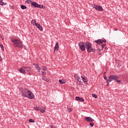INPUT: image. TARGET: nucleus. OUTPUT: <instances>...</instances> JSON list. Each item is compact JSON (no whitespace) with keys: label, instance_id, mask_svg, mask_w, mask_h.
I'll return each mask as SVG.
<instances>
[{"label":"nucleus","instance_id":"nucleus-42","mask_svg":"<svg viewBox=\"0 0 128 128\" xmlns=\"http://www.w3.org/2000/svg\"><path fill=\"white\" fill-rule=\"evenodd\" d=\"M28 74H29V76H32V73H30V72H28Z\"/></svg>","mask_w":128,"mask_h":128},{"label":"nucleus","instance_id":"nucleus-38","mask_svg":"<svg viewBox=\"0 0 128 128\" xmlns=\"http://www.w3.org/2000/svg\"><path fill=\"white\" fill-rule=\"evenodd\" d=\"M117 82H119V84H120L122 82L120 81V80H116Z\"/></svg>","mask_w":128,"mask_h":128},{"label":"nucleus","instance_id":"nucleus-23","mask_svg":"<svg viewBox=\"0 0 128 128\" xmlns=\"http://www.w3.org/2000/svg\"><path fill=\"white\" fill-rule=\"evenodd\" d=\"M20 8H21L22 10H26V6L24 5H21Z\"/></svg>","mask_w":128,"mask_h":128},{"label":"nucleus","instance_id":"nucleus-11","mask_svg":"<svg viewBox=\"0 0 128 128\" xmlns=\"http://www.w3.org/2000/svg\"><path fill=\"white\" fill-rule=\"evenodd\" d=\"M26 67L24 66L22 68H21L20 69V72H21L22 74H26Z\"/></svg>","mask_w":128,"mask_h":128},{"label":"nucleus","instance_id":"nucleus-47","mask_svg":"<svg viewBox=\"0 0 128 128\" xmlns=\"http://www.w3.org/2000/svg\"><path fill=\"white\" fill-rule=\"evenodd\" d=\"M118 66H119V67L120 66V64H118Z\"/></svg>","mask_w":128,"mask_h":128},{"label":"nucleus","instance_id":"nucleus-26","mask_svg":"<svg viewBox=\"0 0 128 128\" xmlns=\"http://www.w3.org/2000/svg\"><path fill=\"white\" fill-rule=\"evenodd\" d=\"M29 122H30L34 123V120H32V118H30V119L29 120Z\"/></svg>","mask_w":128,"mask_h":128},{"label":"nucleus","instance_id":"nucleus-7","mask_svg":"<svg viewBox=\"0 0 128 128\" xmlns=\"http://www.w3.org/2000/svg\"><path fill=\"white\" fill-rule=\"evenodd\" d=\"M95 42H96L98 44H102V42H104V43L106 42V40L99 39L98 40H96Z\"/></svg>","mask_w":128,"mask_h":128},{"label":"nucleus","instance_id":"nucleus-37","mask_svg":"<svg viewBox=\"0 0 128 128\" xmlns=\"http://www.w3.org/2000/svg\"><path fill=\"white\" fill-rule=\"evenodd\" d=\"M106 82L107 84H110V82L109 80H106Z\"/></svg>","mask_w":128,"mask_h":128},{"label":"nucleus","instance_id":"nucleus-6","mask_svg":"<svg viewBox=\"0 0 128 128\" xmlns=\"http://www.w3.org/2000/svg\"><path fill=\"white\" fill-rule=\"evenodd\" d=\"M92 8H95V10H98V11H100V12H102V10H103L102 8L100 6L94 5L92 6Z\"/></svg>","mask_w":128,"mask_h":128},{"label":"nucleus","instance_id":"nucleus-30","mask_svg":"<svg viewBox=\"0 0 128 128\" xmlns=\"http://www.w3.org/2000/svg\"><path fill=\"white\" fill-rule=\"evenodd\" d=\"M26 2H27L28 4H32V0H28L26 1Z\"/></svg>","mask_w":128,"mask_h":128},{"label":"nucleus","instance_id":"nucleus-34","mask_svg":"<svg viewBox=\"0 0 128 128\" xmlns=\"http://www.w3.org/2000/svg\"><path fill=\"white\" fill-rule=\"evenodd\" d=\"M72 108H68V112H72Z\"/></svg>","mask_w":128,"mask_h":128},{"label":"nucleus","instance_id":"nucleus-43","mask_svg":"<svg viewBox=\"0 0 128 128\" xmlns=\"http://www.w3.org/2000/svg\"><path fill=\"white\" fill-rule=\"evenodd\" d=\"M10 8H11V9L14 8V6H10Z\"/></svg>","mask_w":128,"mask_h":128},{"label":"nucleus","instance_id":"nucleus-22","mask_svg":"<svg viewBox=\"0 0 128 128\" xmlns=\"http://www.w3.org/2000/svg\"><path fill=\"white\" fill-rule=\"evenodd\" d=\"M42 78L43 80H45V82H49V80H50V79L46 78L44 76L42 77Z\"/></svg>","mask_w":128,"mask_h":128},{"label":"nucleus","instance_id":"nucleus-10","mask_svg":"<svg viewBox=\"0 0 128 128\" xmlns=\"http://www.w3.org/2000/svg\"><path fill=\"white\" fill-rule=\"evenodd\" d=\"M35 26H36V28H38V30H43L42 26H40V24L35 22Z\"/></svg>","mask_w":128,"mask_h":128},{"label":"nucleus","instance_id":"nucleus-25","mask_svg":"<svg viewBox=\"0 0 128 128\" xmlns=\"http://www.w3.org/2000/svg\"><path fill=\"white\" fill-rule=\"evenodd\" d=\"M39 8H44V6L41 4H38V7Z\"/></svg>","mask_w":128,"mask_h":128},{"label":"nucleus","instance_id":"nucleus-21","mask_svg":"<svg viewBox=\"0 0 128 128\" xmlns=\"http://www.w3.org/2000/svg\"><path fill=\"white\" fill-rule=\"evenodd\" d=\"M0 6H6V3L3 2L2 0H0Z\"/></svg>","mask_w":128,"mask_h":128},{"label":"nucleus","instance_id":"nucleus-16","mask_svg":"<svg viewBox=\"0 0 128 128\" xmlns=\"http://www.w3.org/2000/svg\"><path fill=\"white\" fill-rule=\"evenodd\" d=\"M58 42H56L54 48V52H58Z\"/></svg>","mask_w":128,"mask_h":128},{"label":"nucleus","instance_id":"nucleus-17","mask_svg":"<svg viewBox=\"0 0 128 128\" xmlns=\"http://www.w3.org/2000/svg\"><path fill=\"white\" fill-rule=\"evenodd\" d=\"M76 100H80V102H84V98L78 96L76 97Z\"/></svg>","mask_w":128,"mask_h":128},{"label":"nucleus","instance_id":"nucleus-14","mask_svg":"<svg viewBox=\"0 0 128 128\" xmlns=\"http://www.w3.org/2000/svg\"><path fill=\"white\" fill-rule=\"evenodd\" d=\"M74 78H76V80H78V82H80V78L78 76V74H74Z\"/></svg>","mask_w":128,"mask_h":128},{"label":"nucleus","instance_id":"nucleus-20","mask_svg":"<svg viewBox=\"0 0 128 128\" xmlns=\"http://www.w3.org/2000/svg\"><path fill=\"white\" fill-rule=\"evenodd\" d=\"M58 82L61 84H66V81H64V80H59Z\"/></svg>","mask_w":128,"mask_h":128},{"label":"nucleus","instance_id":"nucleus-4","mask_svg":"<svg viewBox=\"0 0 128 128\" xmlns=\"http://www.w3.org/2000/svg\"><path fill=\"white\" fill-rule=\"evenodd\" d=\"M86 42L84 43L83 42H80L78 44L79 48L81 50L82 52L86 50Z\"/></svg>","mask_w":128,"mask_h":128},{"label":"nucleus","instance_id":"nucleus-48","mask_svg":"<svg viewBox=\"0 0 128 128\" xmlns=\"http://www.w3.org/2000/svg\"><path fill=\"white\" fill-rule=\"evenodd\" d=\"M95 50H94V52H95Z\"/></svg>","mask_w":128,"mask_h":128},{"label":"nucleus","instance_id":"nucleus-46","mask_svg":"<svg viewBox=\"0 0 128 128\" xmlns=\"http://www.w3.org/2000/svg\"><path fill=\"white\" fill-rule=\"evenodd\" d=\"M114 30L116 31V30H118V29L114 28Z\"/></svg>","mask_w":128,"mask_h":128},{"label":"nucleus","instance_id":"nucleus-15","mask_svg":"<svg viewBox=\"0 0 128 128\" xmlns=\"http://www.w3.org/2000/svg\"><path fill=\"white\" fill-rule=\"evenodd\" d=\"M46 108L44 107H41L40 108H39V111L42 114L46 112Z\"/></svg>","mask_w":128,"mask_h":128},{"label":"nucleus","instance_id":"nucleus-31","mask_svg":"<svg viewBox=\"0 0 128 128\" xmlns=\"http://www.w3.org/2000/svg\"><path fill=\"white\" fill-rule=\"evenodd\" d=\"M102 48H104V46H106V44H102Z\"/></svg>","mask_w":128,"mask_h":128},{"label":"nucleus","instance_id":"nucleus-44","mask_svg":"<svg viewBox=\"0 0 128 128\" xmlns=\"http://www.w3.org/2000/svg\"><path fill=\"white\" fill-rule=\"evenodd\" d=\"M110 86V83H107V86Z\"/></svg>","mask_w":128,"mask_h":128},{"label":"nucleus","instance_id":"nucleus-1","mask_svg":"<svg viewBox=\"0 0 128 128\" xmlns=\"http://www.w3.org/2000/svg\"><path fill=\"white\" fill-rule=\"evenodd\" d=\"M12 42L14 44L13 46L14 48H22L24 46L22 42L20 39H12Z\"/></svg>","mask_w":128,"mask_h":128},{"label":"nucleus","instance_id":"nucleus-28","mask_svg":"<svg viewBox=\"0 0 128 128\" xmlns=\"http://www.w3.org/2000/svg\"><path fill=\"white\" fill-rule=\"evenodd\" d=\"M34 109L35 110H40V108H38V106H34Z\"/></svg>","mask_w":128,"mask_h":128},{"label":"nucleus","instance_id":"nucleus-32","mask_svg":"<svg viewBox=\"0 0 128 128\" xmlns=\"http://www.w3.org/2000/svg\"><path fill=\"white\" fill-rule=\"evenodd\" d=\"M78 84L79 86H82V84H84V82H82V80H80V82H79Z\"/></svg>","mask_w":128,"mask_h":128},{"label":"nucleus","instance_id":"nucleus-18","mask_svg":"<svg viewBox=\"0 0 128 128\" xmlns=\"http://www.w3.org/2000/svg\"><path fill=\"white\" fill-rule=\"evenodd\" d=\"M32 4L33 6H34V8H38V4L36 2H32Z\"/></svg>","mask_w":128,"mask_h":128},{"label":"nucleus","instance_id":"nucleus-8","mask_svg":"<svg viewBox=\"0 0 128 128\" xmlns=\"http://www.w3.org/2000/svg\"><path fill=\"white\" fill-rule=\"evenodd\" d=\"M108 78L112 80H118V76L110 75L108 77Z\"/></svg>","mask_w":128,"mask_h":128},{"label":"nucleus","instance_id":"nucleus-45","mask_svg":"<svg viewBox=\"0 0 128 128\" xmlns=\"http://www.w3.org/2000/svg\"><path fill=\"white\" fill-rule=\"evenodd\" d=\"M112 79H110V80H109V82H112Z\"/></svg>","mask_w":128,"mask_h":128},{"label":"nucleus","instance_id":"nucleus-9","mask_svg":"<svg viewBox=\"0 0 128 128\" xmlns=\"http://www.w3.org/2000/svg\"><path fill=\"white\" fill-rule=\"evenodd\" d=\"M84 119L86 122H94V120L92 119L90 117H85Z\"/></svg>","mask_w":128,"mask_h":128},{"label":"nucleus","instance_id":"nucleus-19","mask_svg":"<svg viewBox=\"0 0 128 128\" xmlns=\"http://www.w3.org/2000/svg\"><path fill=\"white\" fill-rule=\"evenodd\" d=\"M26 68L28 72H32V69L30 67H26Z\"/></svg>","mask_w":128,"mask_h":128},{"label":"nucleus","instance_id":"nucleus-33","mask_svg":"<svg viewBox=\"0 0 128 128\" xmlns=\"http://www.w3.org/2000/svg\"><path fill=\"white\" fill-rule=\"evenodd\" d=\"M90 126L92 127V126H94V122H90Z\"/></svg>","mask_w":128,"mask_h":128},{"label":"nucleus","instance_id":"nucleus-24","mask_svg":"<svg viewBox=\"0 0 128 128\" xmlns=\"http://www.w3.org/2000/svg\"><path fill=\"white\" fill-rule=\"evenodd\" d=\"M42 70L46 71V70L47 68L46 66H43L42 67Z\"/></svg>","mask_w":128,"mask_h":128},{"label":"nucleus","instance_id":"nucleus-35","mask_svg":"<svg viewBox=\"0 0 128 128\" xmlns=\"http://www.w3.org/2000/svg\"><path fill=\"white\" fill-rule=\"evenodd\" d=\"M32 22H34V24H36V20H32Z\"/></svg>","mask_w":128,"mask_h":128},{"label":"nucleus","instance_id":"nucleus-39","mask_svg":"<svg viewBox=\"0 0 128 128\" xmlns=\"http://www.w3.org/2000/svg\"><path fill=\"white\" fill-rule=\"evenodd\" d=\"M107 78H106V76H104V79L106 80H108Z\"/></svg>","mask_w":128,"mask_h":128},{"label":"nucleus","instance_id":"nucleus-27","mask_svg":"<svg viewBox=\"0 0 128 128\" xmlns=\"http://www.w3.org/2000/svg\"><path fill=\"white\" fill-rule=\"evenodd\" d=\"M92 96H93V98H98V96L96 95V94H92Z\"/></svg>","mask_w":128,"mask_h":128},{"label":"nucleus","instance_id":"nucleus-2","mask_svg":"<svg viewBox=\"0 0 128 128\" xmlns=\"http://www.w3.org/2000/svg\"><path fill=\"white\" fill-rule=\"evenodd\" d=\"M30 90H28V89L24 88L21 90L20 94L22 96H24L26 98V96H28V94Z\"/></svg>","mask_w":128,"mask_h":128},{"label":"nucleus","instance_id":"nucleus-40","mask_svg":"<svg viewBox=\"0 0 128 128\" xmlns=\"http://www.w3.org/2000/svg\"><path fill=\"white\" fill-rule=\"evenodd\" d=\"M50 128H54V126H53L52 125H50Z\"/></svg>","mask_w":128,"mask_h":128},{"label":"nucleus","instance_id":"nucleus-3","mask_svg":"<svg viewBox=\"0 0 128 128\" xmlns=\"http://www.w3.org/2000/svg\"><path fill=\"white\" fill-rule=\"evenodd\" d=\"M86 48L88 52H92L94 50L92 48V44L90 42H86Z\"/></svg>","mask_w":128,"mask_h":128},{"label":"nucleus","instance_id":"nucleus-29","mask_svg":"<svg viewBox=\"0 0 128 128\" xmlns=\"http://www.w3.org/2000/svg\"><path fill=\"white\" fill-rule=\"evenodd\" d=\"M42 76H46V72L45 71H42Z\"/></svg>","mask_w":128,"mask_h":128},{"label":"nucleus","instance_id":"nucleus-12","mask_svg":"<svg viewBox=\"0 0 128 128\" xmlns=\"http://www.w3.org/2000/svg\"><path fill=\"white\" fill-rule=\"evenodd\" d=\"M82 80L86 84H88V78L86 77H84L83 76H81Z\"/></svg>","mask_w":128,"mask_h":128},{"label":"nucleus","instance_id":"nucleus-41","mask_svg":"<svg viewBox=\"0 0 128 128\" xmlns=\"http://www.w3.org/2000/svg\"><path fill=\"white\" fill-rule=\"evenodd\" d=\"M2 56H0V62H2Z\"/></svg>","mask_w":128,"mask_h":128},{"label":"nucleus","instance_id":"nucleus-13","mask_svg":"<svg viewBox=\"0 0 128 128\" xmlns=\"http://www.w3.org/2000/svg\"><path fill=\"white\" fill-rule=\"evenodd\" d=\"M34 66H35L36 68L38 70V72H40V70H42V68L38 64H34Z\"/></svg>","mask_w":128,"mask_h":128},{"label":"nucleus","instance_id":"nucleus-36","mask_svg":"<svg viewBox=\"0 0 128 128\" xmlns=\"http://www.w3.org/2000/svg\"><path fill=\"white\" fill-rule=\"evenodd\" d=\"M0 48H2V50H3V49H4V46H3L2 44H0Z\"/></svg>","mask_w":128,"mask_h":128},{"label":"nucleus","instance_id":"nucleus-5","mask_svg":"<svg viewBox=\"0 0 128 128\" xmlns=\"http://www.w3.org/2000/svg\"><path fill=\"white\" fill-rule=\"evenodd\" d=\"M26 98H30V100H32L34 98V94L30 90Z\"/></svg>","mask_w":128,"mask_h":128}]
</instances>
